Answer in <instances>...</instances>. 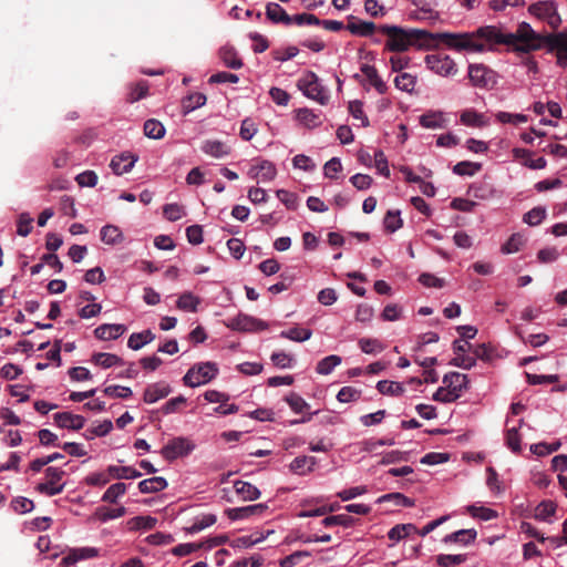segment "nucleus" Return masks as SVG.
I'll return each mask as SVG.
<instances>
[{
	"label": "nucleus",
	"mask_w": 567,
	"mask_h": 567,
	"mask_svg": "<svg viewBox=\"0 0 567 567\" xmlns=\"http://www.w3.org/2000/svg\"><path fill=\"white\" fill-rule=\"evenodd\" d=\"M386 35L385 49L391 52H404L411 47L425 43L432 33L422 29H403L399 25L383 24L378 28Z\"/></svg>",
	"instance_id": "nucleus-1"
},
{
	"label": "nucleus",
	"mask_w": 567,
	"mask_h": 567,
	"mask_svg": "<svg viewBox=\"0 0 567 567\" xmlns=\"http://www.w3.org/2000/svg\"><path fill=\"white\" fill-rule=\"evenodd\" d=\"M430 40H440L445 47L450 50H454L457 52H470V53H484L487 52V45L478 42L474 39L473 32H437L432 33V37H429Z\"/></svg>",
	"instance_id": "nucleus-2"
},
{
	"label": "nucleus",
	"mask_w": 567,
	"mask_h": 567,
	"mask_svg": "<svg viewBox=\"0 0 567 567\" xmlns=\"http://www.w3.org/2000/svg\"><path fill=\"white\" fill-rule=\"evenodd\" d=\"M298 89L302 94L321 105H326L329 102L330 95L328 90L322 85L318 75L312 71H307L297 82Z\"/></svg>",
	"instance_id": "nucleus-3"
},
{
	"label": "nucleus",
	"mask_w": 567,
	"mask_h": 567,
	"mask_svg": "<svg viewBox=\"0 0 567 567\" xmlns=\"http://www.w3.org/2000/svg\"><path fill=\"white\" fill-rule=\"evenodd\" d=\"M219 368L217 363L212 361L199 362L188 369L183 378L186 385L197 388L209 383L217 377Z\"/></svg>",
	"instance_id": "nucleus-4"
},
{
	"label": "nucleus",
	"mask_w": 567,
	"mask_h": 567,
	"mask_svg": "<svg viewBox=\"0 0 567 567\" xmlns=\"http://www.w3.org/2000/svg\"><path fill=\"white\" fill-rule=\"evenodd\" d=\"M530 16L547 23L551 29H557L561 23L557 3L554 0H539L528 7Z\"/></svg>",
	"instance_id": "nucleus-5"
},
{
	"label": "nucleus",
	"mask_w": 567,
	"mask_h": 567,
	"mask_svg": "<svg viewBox=\"0 0 567 567\" xmlns=\"http://www.w3.org/2000/svg\"><path fill=\"white\" fill-rule=\"evenodd\" d=\"M425 66L434 74L442 78H453L458 68L453 58L444 53H432L424 58Z\"/></svg>",
	"instance_id": "nucleus-6"
},
{
	"label": "nucleus",
	"mask_w": 567,
	"mask_h": 567,
	"mask_svg": "<svg viewBox=\"0 0 567 567\" xmlns=\"http://www.w3.org/2000/svg\"><path fill=\"white\" fill-rule=\"evenodd\" d=\"M468 79L473 86L486 89L496 84V73L487 65L472 63L468 65Z\"/></svg>",
	"instance_id": "nucleus-7"
},
{
	"label": "nucleus",
	"mask_w": 567,
	"mask_h": 567,
	"mask_svg": "<svg viewBox=\"0 0 567 567\" xmlns=\"http://www.w3.org/2000/svg\"><path fill=\"white\" fill-rule=\"evenodd\" d=\"M64 475L65 472L63 470L49 466L45 470L47 482L38 484L37 489L47 496H54L62 493L65 487V483H60V481Z\"/></svg>",
	"instance_id": "nucleus-8"
},
{
	"label": "nucleus",
	"mask_w": 567,
	"mask_h": 567,
	"mask_svg": "<svg viewBox=\"0 0 567 567\" xmlns=\"http://www.w3.org/2000/svg\"><path fill=\"white\" fill-rule=\"evenodd\" d=\"M195 450V444L187 437L178 436L171 440L162 450L165 460L173 461L186 456Z\"/></svg>",
	"instance_id": "nucleus-9"
},
{
	"label": "nucleus",
	"mask_w": 567,
	"mask_h": 567,
	"mask_svg": "<svg viewBox=\"0 0 567 567\" xmlns=\"http://www.w3.org/2000/svg\"><path fill=\"white\" fill-rule=\"evenodd\" d=\"M474 39L487 45V51L495 44H507V35L495 25H484L473 31Z\"/></svg>",
	"instance_id": "nucleus-10"
},
{
	"label": "nucleus",
	"mask_w": 567,
	"mask_h": 567,
	"mask_svg": "<svg viewBox=\"0 0 567 567\" xmlns=\"http://www.w3.org/2000/svg\"><path fill=\"white\" fill-rule=\"evenodd\" d=\"M549 52H554L556 64L567 69V32H558L547 37Z\"/></svg>",
	"instance_id": "nucleus-11"
},
{
	"label": "nucleus",
	"mask_w": 567,
	"mask_h": 567,
	"mask_svg": "<svg viewBox=\"0 0 567 567\" xmlns=\"http://www.w3.org/2000/svg\"><path fill=\"white\" fill-rule=\"evenodd\" d=\"M248 176L257 183H267L277 175L276 165L267 159H260L248 169Z\"/></svg>",
	"instance_id": "nucleus-12"
},
{
	"label": "nucleus",
	"mask_w": 567,
	"mask_h": 567,
	"mask_svg": "<svg viewBox=\"0 0 567 567\" xmlns=\"http://www.w3.org/2000/svg\"><path fill=\"white\" fill-rule=\"evenodd\" d=\"M443 384L452 393L453 399L456 401L463 392L467 389L468 379L466 374L460 372H450L443 377Z\"/></svg>",
	"instance_id": "nucleus-13"
},
{
	"label": "nucleus",
	"mask_w": 567,
	"mask_h": 567,
	"mask_svg": "<svg viewBox=\"0 0 567 567\" xmlns=\"http://www.w3.org/2000/svg\"><path fill=\"white\" fill-rule=\"evenodd\" d=\"M267 508L268 506L266 504L259 503L243 507L227 508L225 514L230 520H243L250 516H261Z\"/></svg>",
	"instance_id": "nucleus-14"
},
{
	"label": "nucleus",
	"mask_w": 567,
	"mask_h": 567,
	"mask_svg": "<svg viewBox=\"0 0 567 567\" xmlns=\"http://www.w3.org/2000/svg\"><path fill=\"white\" fill-rule=\"evenodd\" d=\"M507 45L515 44L516 42H540V37L534 31L527 22H522L515 32L506 33Z\"/></svg>",
	"instance_id": "nucleus-15"
},
{
	"label": "nucleus",
	"mask_w": 567,
	"mask_h": 567,
	"mask_svg": "<svg viewBox=\"0 0 567 567\" xmlns=\"http://www.w3.org/2000/svg\"><path fill=\"white\" fill-rule=\"evenodd\" d=\"M200 151L213 158H224L230 154L231 147L219 140H205L200 144Z\"/></svg>",
	"instance_id": "nucleus-16"
},
{
	"label": "nucleus",
	"mask_w": 567,
	"mask_h": 567,
	"mask_svg": "<svg viewBox=\"0 0 567 567\" xmlns=\"http://www.w3.org/2000/svg\"><path fill=\"white\" fill-rule=\"evenodd\" d=\"M53 419L59 427L69 430H81L86 422L84 416L71 412L55 413Z\"/></svg>",
	"instance_id": "nucleus-17"
},
{
	"label": "nucleus",
	"mask_w": 567,
	"mask_h": 567,
	"mask_svg": "<svg viewBox=\"0 0 567 567\" xmlns=\"http://www.w3.org/2000/svg\"><path fill=\"white\" fill-rule=\"evenodd\" d=\"M347 30L358 37H371L377 30V25L371 21H363L353 16L348 17Z\"/></svg>",
	"instance_id": "nucleus-18"
},
{
	"label": "nucleus",
	"mask_w": 567,
	"mask_h": 567,
	"mask_svg": "<svg viewBox=\"0 0 567 567\" xmlns=\"http://www.w3.org/2000/svg\"><path fill=\"white\" fill-rule=\"evenodd\" d=\"M265 14L266 18L274 24H284L287 27L292 24L291 16H289L286 10L277 2H268L266 4Z\"/></svg>",
	"instance_id": "nucleus-19"
},
{
	"label": "nucleus",
	"mask_w": 567,
	"mask_h": 567,
	"mask_svg": "<svg viewBox=\"0 0 567 567\" xmlns=\"http://www.w3.org/2000/svg\"><path fill=\"white\" fill-rule=\"evenodd\" d=\"M234 327L240 331H262L268 329V323L264 320L247 315H239L234 320Z\"/></svg>",
	"instance_id": "nucleus-20"
},
{
	"label": "nucleus",
	"mask_w": 567,
	"mask_h": 567,
	"mask_svg": "<svg viewBox=\"0 0 567 567\" xmlns=\"http://www.w3.org/2000/svg\"><path fill=\"white\" fill-rule=\"evenodd\" d=\"M126 331L122 323H103L95 328L94 336L104 341L116 340Z\"/></svg>",
	"instance_id": "nucleus-21"
},
{
	"label": "nucleus",
	"mask_w": 567,
	"mask_h": 567,
	"mask_svg": "<svg viewBox=\"0 0 567 567\" xmlns=\"http://www.w3.org/2000/svg\"><path fill=\"white\" fill-rule=\"evenodd\" d=\"M172 389L165 382H156L146 386L144 391L143 400L147 404H153L161 399L166 398L171 393Z\"/></svg>",
	"instance_id": "nucleus-22"
},
{
	"label": "nucleus",
	"mask_w": 567,
	"mask_h": 567,
	"mask_svg": "<svg viewBox=\"0 0 567 567\" xmlns=\"http://www.w3.org/2000/svg\"><path fill=\"white\" fill-rule=\"evenodd\" d=\"M137 162V156L131 153H123L121 155H116L111 159V168L116 175H123L125 173L131 172Z\"/></svg>",
	"instance_id": "nucleus-23"
},
{
	"label": "nucleus",
	"mask_w": 567,
	"mask_h": 567,
	"mask_svg": "<svg viewBox=\"0 0 567 567\" xmlns=\"http://www.w3.org/2000/svg\"><path fill=\"white\" fill-rule=\"evenodd\" d=\"M460 122L470 127H486L489 125V118L474 109H466L460 115Z\"/></svg>",
	"instance_id": "nucleus-24"
},
{
	"label": "nucleus",
	"mask_w": 567,
	"mask_h": 567,
	"mask_svg": "<svg viewBox=\"0 0 567 567\" xmlns=\"http://www.w3.org/2000/svg\"><path fill=\"white\" fill-rule=\"evenodd\" d=\"M420 124L430 130L444 128L449 124V120L442 111H431L420 116Z\"/></svg>",
	"instance_id": "nucleus-25"
},
{
	"label": "nucleus",
	"mask_w": 567,
	"mask_h": 567,
	"mask_svg": "<svg viewBox=\"0 0 567 567\" xmlns=\"http://www.w3.org/2000/svg\"><path fill=\"white\" fill-rule=\"evenodd\" d=\"M477 532L474 528L460 529L454 533L447 534L443 538L444 544H460L467 546L475 542Z\"/></svg>",
	"instance_id": "nucleus-26"
},
{
	"label": "nucleus",
	"mask_w": 567,
	"mask_h": 567,
	"mask_svg": "<svg viewBox=\"0 0 567 567\" xmlns=\"http://www.w3.org/2000/svg\"><path fill=\"white\" fill-rule=\"evenodd\" d=\"M97 555L99 549L95 547H80L73 549L71 553L64 556L61 560V564L65 566H71L80 560L94 558Z\"/></svg>",
	"instance_id": "nucleus-27"
},
{
	"label": "nucleus",
	"mask_w": 567,
	"mask_h": 567,
	"mask_svg": "<svg viewBox=\"0 0 567 567\" xmlns=\"http://www.w3.org/2000/svg\"><path fill=\"white\" fill-rule=\"evenodd\" d=\"M361 72L365 78L367 84L377 90L378 93L384 94L388 90L385 82L380 78L377 69L370 64H363Z\"/></svg>",
	"instance_id": "nucleus-28"
},
{
	"label": "nucleus",
	"mask_w": 567,
	"mask_h": 567,
	"mask_svg": "<svg viewBox=\"0 0 567 567\" xmlns=\"http://www.w3.org/2000/svg\"><path fill=\"white\" fill-rule=\"evenodd\" d=\"M234 488L243 502L256 501L260 497V491L249 482L235 481Z\"/></svg>",
	"instance_id": "nucleus-29"
},
{
	"label": "nucleus",
	"mask_w": 567,
	"mask_h": 567,
	"mask_svg": "<svg viewBox=\"0 0 567 567\" xmlns=\"http://www.w3.org/2000/svg\"><path fill=\"white\" fill-rule=\"evenodd\" d=\"M101 240L109 246H115L124 241V234L120 227L109 224L101 228Z\"/></svg>",
	"instance_id": "nucleus-30"
},
{
	"label": "nucleus",
	"mask_w": 567,
	"mask_h": 567,
	"mask_svg": "<svg viewBox=\"0 0 567 567\" xmlns=\"http://www.w3.org/2000/svg\"><path fill=\"white\" fill-rule=\"evenodd\" d=\"M219 59L226 68L238 70L243 66V60L238 56L237 51L229 45H225L219 50Z\"/></svg>",
	"instance_id": "nucleus-31"
},
{
	"label": "nucleus",
	"mask_w": 567,
	"mask_h": 567,
	"mask_svg": "<svg viewBox=\"0 0 567 567\" xmlns=\"http://www.w3.org/2000/svg\"><path fill=\"white\" fill-rule=\"evenodd\" d=\"M200 302L202 300L198 296L190 291H185L179 295L176 301V307L185 312H196Z\"/></svg>",
	"instance_id": "nucleus-32"
},
{
	"label": "nucleus",
	"mask_w": 567,
	"mask_h": 567,
	"mask_svg": "<svg viewBox=\"0 0 567 567\" xmlns=\"http://www.w3.org/2000/svg\"><path fill=\"white\" fill-rule=\"evenodd\" d=\"M167 487V481L163 476H153L138 483V489L143 494L157 493Z\"/></svg>",
	"instance_id": "nucleus-33"
},
{
	"label": "nucleus",
	"mask_w": 567,
	"mask_h": 567,
	"mask_svg": "<svg viewBox=\"0 0 567 567\" xmlns=\"http://www.w3.org/2000/svg\"><path fill=\"white\" fill-rule=\"evenodd\" d=\"M316 458L313 456H298L293 458L289 465L290 470L298 474V475H305L307 473H310L313 467L316 466Z\"/></svg>",
	"instance_id": "nucleus-34"
},
{
	"label": "nucleus",
	"mask_w": 567,
	"mask_h": 567,
	"mask_svg": "<svg viewBox=\"0 0 567 567\" xmlns=\"http://www.w3.org/2000/svg\"><path fill=\"white\" fill-rule=\"evenodd\" d=\"M296 118L308 128H315L321 125L320 114L307 107L299 109L296 113Z\"/></svg>",
	"instance_id": "nucleus-35"
},
{
	"label": "nucleus",
	"mask_w": 567,
	"mask_h": 567,
	"mask_svg": "<svg viewBox=\"0 0 567 567\" xmlns=\"http://www.w3.org/2000/svg\"><path fill=\"white\" fill-rule=\"evenodd\" d=\"M154 339L155 334L150 329L142 332H134L127 340V347L134 351H137L144 346L151 343Z\"/></svg>",
	"instance_id": "nucleus-36"
},
{
	"label": "nucleus",
	"mask_w": 567,
	"mask_h": 567,
	"mask_svg": "<svg viewBox=\"0 0 567 567\" xmlns=\"http://www.w3.org/2000/svg\"><path fill=\"white\" fill-rule=\"evenodd\" d=\"M107 472L113 480H135L142 476V473L132 466L109 465Z\"/></svg>",
	"instance_id": "nucleus-37"
},
{
	"label": "nucleus",
	"mask_w": 567,
	"mask_h": 567,
	"mask_svg": "<svg viewBox=\"0 0 567 567\" xmlns=\"http://www.w3.org/2000/svg\"><path fill=\"white\" fill-rule=\"evenodd\" d=\"M91 360L94 364L100 365L103 369L123 364V360L118 355L109 352L94 353Z\"/></svg>",
	"instance_id": "nucleus-38"
},
{
	"label": "nucleus",
	"mask_w": 567,
	"mask_h": 567,
	"mask_svg": "<svg viewBox=\"0 0 567 567\" xmlns=\"http://www.w3.org/2000/svg\"><path fill=\"white\" fill-rule=\"evenodd\" d=\"M495 120L501 124L518 126L528 122V116L523 113H511L499 111L495 114Z\"/></svg>",
	"instance_id": "nucleus-39"
},
{
	"label": "nucleus",
	"mask_w": 567,
	"mask_h": 567,
	"mask_svg": "<svg viewBox=\"0 0 567 567\" xmlns=\"http://www.w3.org/2000/svg\"><path fill=\"white\" fill-rule=\"evenodd\" d=\"M312 336V331L307 328L292 327L288 330H284L280 332L279 337L284 339H288L295 342H305L309 340Z\"/></svg>",
	"instance_id": "nucleus-40"
},
{
	"label": "nucleus",
	"mask_w": 567,
	"mask_h": 567,
	"mask_svg": "<svg viewBox=\"0 0 567 567\" xmlns=\"http://www.w3.org/2000/svg\"><path fill=\"white\" fill-rule=\"evenodd\" d=\"M526 243V238L520 233L513 234L506 243L501 247V251L504 255H512L518 252Z\"/></svg>",
	"instance_id": "nucleus-41"
},
{
	"label": "nucleus",
	"mask_w": 567,
	"mask_h": 567,
	"mask_svg": "<svg viewBox=\"0 0 567 567\" xmlns=\"http://www.w3.org/2000/svg\"><path fill=\"white\" fill-rule=\"evenodd\" d=\"M342 359L337 354H330L321 359L316 365V372L321 375H329L339 364Z\"/></svg>",
	"instance_id": "nucleus-42"
},
{
	"label": "nucleus",
	"mask_w": 567,
	"mask_h": 567,
	"mask_svg": "<svg viewBox=\"0 0 567 567\" xmlns=\"http://www.w3.org/2000/svg\"><path fill=\"white\" fill-rule=\"evenodd\" d=\"M377 390L383 395L400 396L404 393V386L401 382L380 380L377 383Z\"/></svg>",
	"instance_id": "nucleus-43"
},
{
	"label": "nucleus",
	"mask_w": 567,
	"mask_h": 567,
	"mask_svg": "<svg viewBox=\"0 0 567 567\" xmlns=\"http://www.w3.org/2000/svg\"><path fill=\"white\" fill-rule=\"evenodd\" d=\"M206 103V95L199 92L192 93L183 99L182 101V107L183 112L185 114H188L196 109L205 105Z\"/></svg>",
	"instance_id": "nucleus-44"
},
{
	"label": "nucleus",
	"mask_w": 567,
	"mask_h": 567,
	"mask_svg": "<svg viewBox=\"0 0 567 567\" xmlns=\"http://www.w3.org/2000/svg\"><path fill=\"white\" fill-rule=\"evenodd\" d=\"M127 486L124 483H114L110 485L101 497L102 502L116 503L126 493Z\"/></svg>",
	"instance_id": "nucleus-45"
},
{
	"label": "nucleus",
	"mask_w": 567,
	"mask_h": 567,
	"mask_svg": "<svg viewBox=\"0 0 567 567\" xmlns=\"http://www.w3.org/2000/svg\"><path fill=\"white\" fill-rule=\"evenodd\" d=\"M217 520V516L215 514H203L200 516L195 517L193 524L187 528L190 534L199 533L207 527L214 525Z\"/></svg>",
	"instance_id": "nucleus-46"
},
{
	"label": "nucleus",
	"mask_w": 567,
	"mask_h": 567,
	"mask_svg": "<svg viewBox=\"0 0 567 567\" xmlns=\"http://www.w3.org/2000/svg\"><path fill=\"white\" fill-rule=\"evenodd\" d=\"M166 133L165 126L155 118H150L144 123V134L148 138L161 140Z\"/></svg>",
	"instance_id": "nucleus-47"
},
{
	"label": "nucleus",
	"mask_w": 567,
	"mask_h": 567,
	"mask_svg": "<svg viewBox=\"0 0 567 567\" xmlns=\"http://www.w3.org/2000/svg\"><path fill=\"white\" fill-rule=\"evenodd\" d=\"M522 439L517 426L508 427L505 432V444L513 453L522 451Z\"/></svg>",
	"instance_id": "nucleus-48"
},
{
	"label": "nucleus",
	"mask_w": 567,
	"mask_h": 567,
	"mask_svg": "<svg viewBox=\"0 0 567 567\" xmlns=\"http://www.w3.org/2000/svg\"><path fill=\"white\" fill-rule=\"evenodd\" d=\"M395 87L400 91L411 93L414 91L416 84V76L411 73H400L394 79Z\"/></svg>",
	"instance_id": "nucleus-49"
},
{
	"label": "nucleus",
	"mask_w": 567,
	"mask_h": 567,
	"mask_svg": "<svg viewBox=\"0 0 567 567\" xmlns=\"http://www.w3.org/2000/svg\"><path fill=\"white\" fill-rule=\"evenodd\" d=\"M546 208L537 206L524 214L523 221L528 226H538L546 218Z\"/></svg>",
	"instance_id": "nucleus-50"
},
{
	"label": "nucleus",
	"mask_w": 567,
	"mask_h": 567,
	"mask_svg": "<svg viewBox=\"0 0 567 567\" xmlns=\"http://www.w3.org/2000/svg\"><path fill=\"white\" fill-rule=\"evenodd\" d=\"M556 512V505L551 501H544L535 508V518L542 522H549Z\"/></svg>",
	"instance_id": "nucleus-51"
},
{
	"label": "nucleus",
	"mask_w": 567,
	"mask_h": 567,
	"mask_svg": "<svg viewBox=\"0 0 567 567\" xmlns=\"http://www.w3.org/2000/svg\"><path fill=\"white\" fill-rule=\"evenodd\" d=\"M466 512L474 518H478L481 520L487 522L497 517V513L488 507L477 506V505H468L466 507Z\"/></svg>",
	"instance_id": "nucleus-52"
},
{
	"label": "nucleus",
	"mask_w": 567,
	"mask_h": 567,
	"mask_svg": "<svg viewBox=\"0 0 567 567\" xmlns=\"http://www.w3.org/2000/svg\"><path fill=\"white\" fill-rule=\"evenodd\" d=\"M321 524L324 527H331V526H343V527H351L354 524L353 517L347 515V514H339V515H332L324 517L321 520Z\"/></svg>",
	"instance_id": "nucleus-53"
},
{
	"label": "nucleus",
	"mask_w": 567,
	"mask_h": 567,
	"mask_svg": "<svg viewBox=\"0 0 567 567\" xmlns=\"http://www.w3.org/2000/svg\"><path fill=\"white\" fill-rule=\"evenodd\" d=\"M482 165L473 162H460L453 166V173L458 176H473L481 171Z\"/></svg>",
	"instance_id": "nucleus-54"
},
{
	"label": "nucleus",
	"mask_w": 567,
	"mask_h": 567,
	"mask_svg": "<svg viewBox=\"0 0 567 567\" xmlns=\"http://www.w3.org/2000/svg\"><path fill=\"white\" fill-rule=\"evenodd\" d=\"M285 401L295 413H303L310 408L309 403L302 396L293 392L288 394Z\"/></svg>",
	"instance_id": "nucleus-55"
},
{
	"label": "nucleus",
	"mask_w": 567,
	"mask_h": 567,
	"mask_svg": "<svg viewBox=\"0 0 567 567\" xmlns=\"http://www.w3.org/2000/svg\"><path fill=\"white\" fill-rule=\"evenodd\" d=\"M414 530L416 527L413 524H399L388 532V537L393 542H399Z\"/></svg>",
	"instance_id": "nucleus-56"
},
{
	"label": "nucleus",
	"mask_w": 567,
	"mask_h": 567,
	"mask_svg": "<svg viewBox=\"0 0 567 567\" xmlns=\"http://www.w3.org/2000/svg\"><path fill=\"white\" fill-rule=\"evenodd\" d=\"M402 224L403 221L400 210H389L383 219L384 228L390 233H394L400 229Z\"/></svg>",
	"instance_id": "nucleus-57"
},
{
	"label": "nucleus",
	"mask_w": 567,
	"mask_h": 567,
	"mask_svg": "<svg viewBox=\"0 0 567 567\" xmlns=\"http://www.w3.org/2000/svg\"><path fill=\"white\" fill-rule=\"evenodd\" d=\"M148 93V85L146 82L142 81L134 85L130 86V92L127 94V102L134 103L142 99H144Z\"/></svg>",
	"instance_id": "nucleus-58"
},
{
	"label": "nucleus",
	"mask_w": 567,
	"mask_h": 567,
	"mask_svg": "<svg viewBox=\"0 0 567 567\" xmlns=\"http://www.w3.org/2000/svg\"><path fill=\"white\" fill-rule=\"evenodd\" d=\"M361 351L367 354L379 353L384 347L378 339L362 338L358 342Z\"/></svg>",
	"instance_id": "nucleus-59"
},
{
	"label": "nucleus",
	"mask_w": 567,
	"mask_h": 567,
	"mask_svg": "<svg viewBox=\"0 0 567 567\" xmlns=\"http://www.w3.org/2000/svg\"><path fill=\"white\" fill-rule=\"evenodd\" d=\"M112 478L111 474L106 471L104 472H94L89 474L84 482L89 486H104L106 485Z\"/></svg>",
	"instance_id": "nucleus-60"
},
{
	"label": "nucleus",
	"mask_w": 567,
	"mask_h": 567,
	"mask_svg": "<svg viewBox=\"0 0 567 567\" xmlns=\"http://www.w3.org/2000/svg\"><path fill=\"white\" fill-rule=\"evenodd\" d=\"M156 523L157 519L152 516H135L128 522V525L133 529H152Z\"/></svg>",
	"instance_id": "nucleus-61"
},
{
	"label": "nucleus",
	"mask_w": 567,
	"mask_h": 567,
	"mask_svg": "<svg viewBox=\"0 0 567 567\" xmlns=\"http://www.w3.org/2000/svg\"><path fill=\"white\" fill-rule=\"evenodd\" d=\"M258 132L257 125L250 117H246L241 121L239 136L244 141H250Z\"/></svg>",
	"instance_id": "nucleus-62"
},
{
	"label": "nucleus",
	"mask_w": 567,
	"mask_h": 567,
	"mask_svg": "<svg viewBox=\"0 0 567 567\" xmlns=\"http://www.w3.org/2000/svg\"><path fill=\"white\" fill-rule=\"evenodd\" d=\"M466 560V555L463 554H442L437 556V564L441 567H452L455 565H460Z\"/></svg>",
	"instance_id": "nucleus-63"
},
{
	"label": "nucleus",
	"mask_w": 567,
	"mask_h": 567,
	"mask_svg": "<svg viewBox=\"0 0 567 567\" xmlns=\"http://www.w3.org/2000/svg\"><path fill=\"white\" fill-rule=\"evenodd\" d=\"M12 509L18 514H27L34 508V504L27 497H16L11 501Z\"/></svg>",
	"instance_id": "nucleus-64"
}]
</instances>
